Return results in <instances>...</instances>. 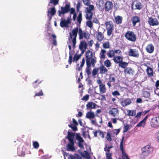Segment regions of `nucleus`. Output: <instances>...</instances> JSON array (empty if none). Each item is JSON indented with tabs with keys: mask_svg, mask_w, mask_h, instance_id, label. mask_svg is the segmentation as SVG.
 Wrapping results in <instances>:
<instances>
[{
	"mask_svg": "<svg viewBox=\"0 0 159 159\" xmlns=\"http://www.w3.org/2000/svg\"><path fill=\"white\" fill-rule=\"evenodd\" d=\"M93 57V54L92 52L89 50L87 51L86 53V60H94Z\"/></svg>",
	"mask_w": 159,
	"mask_h": 159,
	"instance_id": "393cba45",
	"label": "nucleus"
},
{
	"mask_svg": "<svg viewBox=\"0 0 159 159\" xmlns=\"http://www.w3.org/2000/svg\"><path fill=\"white\" fill-rule=\"evenodd\" d=\"M148 22L150 26H157L159 24V21L157 19L152 17H148Z\"/></svg>",
	"mask_w": 159,
	"mask_h": 159,
	"instance_id": "1a4fd4ad",
	"label": "nucleus"
},
{
	"mask_svg": "<svg viewBox=\"0 0 159 159\" xmlns=\"http://www.w3.org/2000/svg\"><path fill=\"white\" fill-rule=\"evenodd\" d=\"M106 51L104 49H101L100 53V58L102 59L105 58V53L106 52Z\"/></svg>",
	"mask_w": 159,
	"mask_h": 159,
	"instance_id": "c9c22d12",
	"label": "nucleus"
},
{
	"mask_svg": "<svg viewBox=\"0 0 159 159\" xmlns=\"http://www.w3.org/2000/svg\"><path fill=\"white\" fill-rule=\"evenodd\" d=\"M99 87L100 94H102L106 93V88L104 84L100 85H99Z\"/></svg>",
	"mask_w": 159,
	"mask_h": 159,
	"instance_id": "bb28decb",
	"label": "nucleus"
},
{
	"mask_svg": "<svg viewBox=\"0 0 159 159\" xmlns=\"http://www.w3.org/2000/svg\"><path fill=\"white\" fill-rule=\"evenodd\" d=\"M146 71L149 77H152L153 76V71L152 69L150 67H148Z\"/></svg>",
	"mask_w": 159,
	"mask_h": 159,
	"instance_id": "f704fd0d",
	"label": "nucleus"
},
{
	"mask_svg": "<svg viewBox=\"0 0 159 159\" xmlns=\"http://www.w3.org/2000/svg\"><path fill=\"white\" fill-rule=\"evenodd\" d=\"M101 100L102 101H106V98L104 95H101Z\"/></svg>",
	"mask_w": 159,
	"mask_h": 159,
	"instance_id": "338daca9",
	"label": "nucleus"
},
{
	"mask_svg": "<svg viewBox=\"0 0 159 159\" xmlns=\"http://www.w3.org/2000/svg\"><path fill=\"white\" fill-rule=\"evenodd\" d=\"M129 56L135 57H138L139 55L138 51L135 49H130L129 52Z\"/></svg>",
	"mask_w": 159,
	"mask_h": 159,
	"instance_id": "4468645a",
	"label": "nucleus"
},
{
	"mask_svg": "<svg viewBox=\"0 0 159 159\" xmlns=\"http://www.w3.org/2000/svg\"><path fill=\"white\" fill-rule=\"evenodd\" d=\"M145 124L144 123L142 120L139 122L136 125L137 127H141V126H144Z\"/></svg>",
	"mask_w": 159,
	"mask_h": 159,
	"instance_id": "6e6d98bb",
	"label": "nucleus"
},
{
	"mask_svg": "<svg viewBox=\"0 0 159 159\" xmlns=\"http://www.w3.org/2000/svg\"><path fill=\"white\" fill-rule=\"evenodd\" d=\"M106 159H112L111 157V153H106Z\"/></svg>",
	"mask_w": 159,
	"mask_h": 159,
	"instance_id": "bf43d9fd",
	"label": "nucleus"
},
{
	"mask_svg": "<svg viewBox=\"0 0 159 159\" xmlns=\"http://www.w3.org/2000/svg\"><path fill=\"white\" fill-rule=\"evenodd\" d=\"M87 43L85 42L82 41L80 43L79 45V49L82 51V53H84L85 51L87 48Z\"/></svg>",
	"mask_w": 159,
	"mask_h": 159,
	"instance_id": "f3484780",
	"label": "nucleus"
},
{
	"mask_svg": "<svg viewBox=\"0 0 159 159\" xmlns=\"http://www.w3.org/2000/svg\"><path fill=\"white\" fill-rule=\"evenodd\" d=\"M94 9V6L93 5H90L89 7L85 8V12L86 13L85 18L88 20H91L92 19L93 15V13L92 12Z\"/></svg>",
	"mask_w": 159,
	"mask_h": 159,
	"instance_id": "423d86ee",
	"label": "nucleus"
},
{
	"mask_svg": "<svg viewBox=\"0 0 159 159\" xmlns=\"http://www.w3.org/2000/svg\"><path fill=\"white\" fill-rule=\"evenodd\" d=\"M113 75V74H111L109 77L108 81L111 82H114L116 81V79L115 77L112 76Z\"/></svg>",
	"mask_w": 159,
	"mask_h": 159,
	"instance_id": "ea45409f",
	"label": "nucleus"
},
{
	"mask_svg": "<svg viewBox=\"0 0 159 159\" xmlns=\"http://www.w3.org/2000/svg\"><path fill=\"white\" fill-rule=\"evenodd\" d=\"M78 60H73V61L74 62L75 61V62L77 64L76 65L77 66L75 69L76 70L79 71L82 70V67L85 63V60H82V61L80 62V66H79V63H78Z\"/></svg>",
	"mask_w": 159,
	"mask_h": 159,
	"instance_id": "dca6fc26",
	"label": "nucleus"
},
{
	"mask_svg": "<svg viewBox=\"0 0 159 159\" xmlns=\"http://www.w3.org/2000/svg\"><path fill=\"white\" fill-rule=\"evenodd\" d=\"M78 28L77 27L75 29H73L72 31V33H69V40L70 41L72 39V37H73L72 43V47L74 49L75 48V46L76 43V38L77 35L78 31H79Z\"/></svg>",
	"mask_w": 159,
	"mask_h": 159,
	"instance_id": "20e7f679",
	"label": "nucleus"
},
{
	"mask_svg": "<svg viewBox=\"0 0 159 159\" xmlns=\"http://www.w3.org/2000/svg\"><path fill=\"white\" fill-rule=\"evenodd\" d=\"M107 30V36H110L111 34H112L113 30V29H106Z\"/></svg>",
	"mask_w": 159,
	"mask_h": 159,
	"instance_id": "3c124183",
	"label": "nucleus"
},
{
	"mask_svg": "<svg viewBox=\"0 0 159 159\" xmlns=\"http://www.w3.org/2000/svg\"><path fill=\"white\" fill-rule=\"evenodd\" d=\"M99 107L96 103L93 102H88L86 105L87 109H92L95 108L96 106Z\"/></svg>",
	"mask_w": 159,
	"mask_h": 159,
	"instance_id": "a878e982",
	"label": "nucleus"
},
{
	"mask_svg": "<svg viewBox=\"0 0 159 159\" xmlns=\"http://www.w3.org/2000/svg\"><path fill=\"white\" fill-rule=\"evenodd\" d=\"M70 4H66L65 7H61V11L58 10V16H61V14L64 15L66 13H68L70 11Z\"/></svg>",
	"mask_w": 159,
	"mask_h": 159,
	"instance_id": "6e6552de",
	"label": "nucleus"
},
{
	"mask_svg": "<svg viewBox=\"0 0 159 159\" xmlns=\"http://www.w3.org/2000/svg\"><path fill=\"white\" fill-rule=\"evenodd\" d=\"M125 74L133 75L134 74V71L131 67H127L124 70Z\"/></svg>",
	"mask_w": 159,
	"mask_h": 159,
	"instance_id": "6ab92c4d",
	"label": "nucleus"
},
{
	"mask_svg": "<svg viewBox=\"0 0 159 159\" xmlns=\"http://www.w3.org/2000/svg\"><path fill=\"white\" fill-rule=\"evenodd\" d=\"M131 21L133 26H135L137 23L140 22V20L139 17L136 16H134L132 17Z\"/></svg>",
	"mask_w": 159,
	"mask_h": 159,
	"instance_id": "a211bd4d",
	"label": "nucleus"
},
{
	"mask_svg": "<svg viewBox=\"0 0 159 159\" xmlns=\"http://www.w3.org/2000/svg\"><path fill=\"white\" fill-rule=\"evenodd\" d=\"M56 10L54 7H53L51 9L50 11H48V16L50 19L52 18V16H54L56 13Z\"/></svg>",
	"mask_w": 159,
	"mask_h": 159,
	"instance_id": "412c9836",
	"label": "nucleus"
},
{
	"mask_svg": "<svg viewBox=\"0 0 159 159\" xmlns=\"http://www.w3.org/2000/svg\"><path fill=\"white\" fill-rule=\"evenodd\" d=\"M131 102V99L129 98H127L122 99L120 103L122 107H125L130 104Z\"/></svg>",
	"mask_w": 159,
	"mask_h": 159,
	"instance_id": "ddd939ff",
	"label": "nucleus"
},
{
	"mask_svg": "<svg viewBox=\"0 0 159 159\" xmlns=\"http://www.w3.org/2000/svg\"><path fill=\"white\" fill-rule=\"evenodd\" d=\"M43 93L42 91V90L41 89L39 92L38 93H37L35 94L34 95V97L35 96H43Z\"/></svg>",
	"mask_w": 159,
	"mask_h": 159,
	"instance_id": "603ef678",
	"label": "nucleus"
},
{
	"mask_svg": "<svg viewBox=\"0 0 159 159\" xmlns=\"http://www.w3.org/2000/svg\"><path fill=\"white\" fill-rule=\"evenodd\" d=\"M113 8V5L112 2L111 1L106 2L104 4V9L106 11L108 12L111 10Z\"/></svg>",
	"mask_w": 159,
	"mask_h": 159,
	"instance_id": "9b49d317",
	"label": "nucleus"
},
{
	"mask_svg": "<svg viewBox=\"0 0 159 159\" xmlns=\"http://www.w3.org/2000/svg\"><path fill=\"white\" fill-rule=\"evenodd\" d=\"M125 36L127 40L130 42H135L137 40L136 34L133 31H128L125 33Z\"/></svg>",
	"mask_w": 159,
	"mask_h": 159,
	"instance_id": "39448f33",
	"label": "nucleus"
},
{
	"mask_svg": "<svg viewBox=\"0 0 159 159\" xmlns=\"http://www.w3.org/2000/svg\"><path fill=\"white\" fill-rule=\"evenodd\" d=\"M81 2L79 1H78L77 2V4L76 6L77 10L78 11H79L81 7Z\"/></svg>",
	"mask_w": 159,
	"mask_h": 159,
	"instance_id": "052dcab7",
	"label": "nucleus"
},
{
	"mask_svg": "<svg viewBox=\"0 0 159 159\" xmlns=\"http://www.w3.org/2000/svg\"><path fill=\"white\" fill-rule=\"evenodd\" d=\"M52 37L53 38V44L55 45L56 46L57 45V41H56V35L53 34L52 35Z\"/></svg>",
	"mask_w": 159,
	"mask_h": 159,
	"instance_id": "79ce46f5",
	"label": "nucleus"
},
{
	"mask_svg": "<svg viewBox=\"0 0 159 159\" xmlns=\"http://www.w3.org/2000/svg\"><path fill=\"white\" fill-rule=\"evenodd\" d=\"M143 97L146 98H149L150 96V93L147 91H144L143 92Z\"/></svg>",
	"mask_w": 159,
	"mask_h": 159,
	"instance_id": "37998d69",
	"label": "nucleus"
},
{
	"mask_svg": "<svg viewBox=\"0 0 159 159\" xmlns=\"http://www.w3.org/2000/svg\"><path fill=\"white\" fill-rule=\"evenodd\" d=\"M115 23L117 25H120L122 24V22L123 17L120 16H117L114 17Z\"/></svg>",
	"mask_w": 159,
	"mask_h": 159,
	"instance_id": "5701e85b",
	"label": "nucleus"
},
{
	"mask_svg": "<svg viewBox=\"0 0 159 159\" xmlns=\"http://www.w3.org/2000/svg\"><path fill=\"white\" fill-rule=\"evenodd\" d=\"M86 117L89 119H92L95 117V115L92 111H90L87 113Z\"/></svg>",
	"mask_w": 159,
	"mask_h": 159,
	"instance_id": "cd10ccee",
	"label": "nucleus"
},
{
	"mask_svg": "<svg viewBox=\"0 0 159 159\" xmlns=\"http://www.w3.org/2000/svg\"><path fill=\"white\" fill-rule=\"evenodd\" d=\"M86 25L90 28L91 29L93 27V24L92 21L91 20H88L86 22Z\"/></svg>",
	"mask_w": 159,
	"mask_h": 159,
	"instance_id": "a19ab883",
	"label": "nucleus"
},
{
	"mask_svg": "<svg viewBox=\"0 0 159 159\" xmlns=\"http://www.w3.org/2000/svg\"><path fill=\"white\" fill-rule=\"evenodd\" d=\"M112 94L113 96H120V94L117 90H116L112 93Z\"/></svg>",
	"mask_w": 159,
	"mask_h": 159,
	"instance_id": "680f3d73",
	"label": "nucleus"
},
{
	"mask_svg": "<svg viewBox=\"0 0 159 159\" xmlns=\"http://www.w3.org/2000/svg\"><path fill=\"white\" fill-rule=\"evenodd\" d=\"M108 113L112 116L116 117L118 116L119 111L116 108H112L109 111Z\"/></svg>",
	"mask_w": 159,
	"mask_h": 159,
	"instance_id": "f8f14e48",
	"label": "nucleus"
},
{
	"mask_svg": "<svg viewBox=\"0 0 159 159\" xmlns=\"http://www.w3.org/2000/svg\"><path fill=\"white\" fill-rule=\"evenodd\" d=\"M123 141L124 137H123L120 143V150L122 152L125 151V149L123 146Z\"/></svg>",
	"mask_w": 159,
	"mask_h": 159,
	"instance_id": "4c0bfd02",
	"label": "nucleus"
},
{
	"mask_svg": "<svg viewBox=\"0 0 159 159\" xmlns=\"http://www.w3.org/2000/svg\"><path fill=\"white\" fill-rule=\"evenodd\" d=\"M82 156L84 157L88 158H89V153L86 151H84L83 153H81Z\"/></svg>",
	"mask_w": 159,
	"mask_h": 159,
	"instance_id": "58836bf2",
	"label": "nucleus"
},
{
	"mask_svg": "<svg viewBox=\"0 0 159 159\" xmlns=\"http://www.w3.org/2000/svg\"><path fill=\"white\" fill-rule=\"evenodd\" d=\"M96 62V60H86L87 67L86 72L88 76H89L91 74V66L94 67Z\"/></svg>",
	"mask_w": 159,
	"mask_h": 159,
	"instance_id": "0eeeda50",
	"label": "nucleus"
},
{
	"mask_svg": "<svg viewBox=\"0 0 159 159\" xmlns=\"http://www.w3.org/2000/svg\"><path fill=\"white\" fill-rule=\"evenodd\" d=\"M38 80H37L32 83L33 86L34 88H37L39 84L41 82V81L38 82Z\"/></svg>",
	"mask_w": 159,
	"mask_h": 159,
	"instance_id": "a18cd8bd",
	"label": "nucleus"
},
{
	"mask_svg": "<svg viewBox=\"0 0 159 159\" xmlns=\"http://www.w3.org/2000/svg\"><path fill=\"white\" fill-rule=\"evenodd\" d=\"M116 63H119V66L122 68L125 69L128 66V63L123 61V60H114Z\"/></svg>",
	"mask_w": 159,
	"mask_h": 159,
	"instance_id": "2eb2a0df",
	"label": "nucleus"
},
{
	"mask_svg": "<svg viewBox=\"0 0 159 159\" xmlns=\"http://www.w3.org/2000/svg\"><path fill=\"white\" fill-rule=\"evenodd\" d=\"M154 49V47L152 43L148 45L146 48V51L149 53H151L153 52Z\"/></svg>",
	"mask_w": 159,
	"mask_h": 159,
	"instance_id": "aec40b11",
	"label": "nucleus"
},
{
	"mask_svg": "<svg viewBox=\"0 0 159 159\" xmlns=\"http://www.w3.org/2000/svg\"><path fill=\"white\" fill-rule=\"evenodd\" d=\"M150 123L151 126L152 127L156 128L159 126L155 118L152 119Z\"/></svg>",
	"mask_w": 159,
	"mask_h": 159,
	"instance_id": "2f4dec72",
	"label": "nucleus"
},
{
	"mask_svg": "<svg viewBox=\"0 0 159 159\" xmlns=\"http://www.w3.org/2000/svg\"><path fill=\"white\" fill-rule=\"evenodd\" d=\"M106 139L107 140L111 142L112 141V138L111 134L109 132H108L107 133Z\"/></svg>",
	"mask_w": 159,
	"mask_h": 159,
	"instance_id": "c03bdc74",
	"label": "nucleus"
},
{
	"mask_svg": "<svg viewBox=\"0 0 159 159\" xmlns=\"http://www.w3.org/2000/svg\"><path fill=\"white\" fill-rule=\"evenodd\" d=\"M99 69L100 70V73L102 75L105 74L108 71L107 69L103 66H101Z\"/></svg>",
	"mask_w": 159,
	"mask_h": 159,
	"instance_id": "7c9ffc66",
	"label": "nucleus"
},
{
	"mask_svg": "<svg viewBox=\"0 0 159 159\" xmlns=\"http://www.w3.org/2000/svg\"><path fill=\"white\" fill-rule=\"evenodd\" d=\"M105 65L107 67H110L111 65V63L110 60H105L104 62Z\"/></svg>",
	"mask_w": 159,
	"mask_h": 159,
	"instance_id": "09e8293b",
	"label": "nucleus"
},
{
	"mask_svg": "<svg viewBox=\"0 0 159 159\" xmlns=\"http://www.w3.org/2000/svg\"><path fill=\"white\" fill-rule=\"evenodd\" d=\"M89 95L88 94H87L85 96H84L83 98H82V100H84L85 101H87L89 99Z\"/></svg>",
	"mask_w": 159,
	"mask_h": 159,
	"instance_id": "69168bd1",
	"label": "nucleus"
},
{
	"mask_svg": "<svg viewBox=\"0 0 159 159\" xmlns=\"http://www.w3.org/2000/svg\"><path fill=\"white\" fill-rule=\"evenodd\" d=\"M96 37L97 40L99 42H101L104 39V37L102 33L99 31L97 32L96 34Z\"/></svg>",
	"mask_w": 159,
	"mask_h": 159,
	"instance_id": "b1692460",
	"label": "nucleus"
},
{
	"mask_svg": "<svg viewBox=\"0 0 159 159\" xmlns=\"http://www.w3.org/2000/svg\"><path fill=\"white\" fill-rule=\"evenodd\" d=\"M153 150V148L150 145H148L144 146L141 149V157L142 159L145 158L152 152Z\"/></svg>",
	"mask_w": 159,
	"mask_h": 159,
	"instance_id": "7ed1b4c3",
	"label": "nucleus"
},
{
	"mask_svg": "<svg viewBox=\"0 0 159 159\" xmlns=\"http://www.w3.org/2000/svg\"><path fill=\"white\" fill-rule=\"evenodd\" d=\"M105 25L106 26V29H113V23L111 21H108L105 22Z\"/></svg>",
	"mask_w": 159,
	"mask_h": 159,
	"instance_id": "c85d7f7f",
	"label": "nucleus"
},
{
	"mask_svg": "<svg viewBox=\"0 0 159 159\" xmlns=\"http://www.w3.org/2000/svg\"><path fill=\"white\" fill-rule=\"evenodd\" d=\"M70 23L69 20L68 19L66 20H61L60 23V26L61 27H66L68 26V24Z\"/></svg>",
	"mask_w": 159,
	"mask_h": 159,
	"instance_id": "4be33fe9",
	"label": "nucleus"
},
{
	"mask_svg": "<svg viewBox=\"0 0 159 159\" xmlns=\"http://www.w3.org/2000/svg\"><path fill=\"white\" fill-rule=\"evenodd\" d=\"M122 53L120 49L116 50H110L107 52V55L109 58L113 57V60H120L123 58L120 56Z\"/></svg>",
	"mask_w": 159,
	"mask_h": 159,
	"instance_id": "f03ea898",
	"label": "nucleus"
},
{
	"mask_svg": "<svg viewBox=\"0 0 159 159\" xmlns=\"http://www.w3.org/2000/svg\"><path fill=\"white\" fill-rule=\"evenodd\" d=\"M103 47L104 49H108L110 48V44L109 41H106L103 43Z\"/></svg>",
	"mask_w": 159,
	"mask_h": 159,
	"instance_id": "e433bc0d",
	"label": "nucleus"
},
{
	"mask_svg": "<svg viewBox=\"0 0 159 159\" xmlns=\"http://www.w3.org/2000/svg\"><path fill=\"white\" fill-rule=\"evenodd\" d=\"M122 156L123 158V159H125L126 157L127 159V157H129L128 156L126 155L125 151L122 152Z\"/></svg>",
	"mask_w": 159,
	"mask_h": 159,
	"instance_id": "e2e57ef3",
	"label": "nucleus"
},
{
	"mask_svg": "<svg viewBox=\"0 0 159 159\" xmlns=\"http://www.w3.org/2000/svg\"><path fill=\"white\" fill-rule=\"evenodd\" d=\"M98 132L99 133V135L102 138H104V134H106L105 132H102L100 130H99Z\"/></svg>",
	"mask_w": 159,
	"mask_h": 159,
	"instance_id": "0e129e2a",
	"label": "nucleus"
},
{
	"mask_svg": "<svg viewBox=\"0 0 159 159\" xmlns=\"http://www.w3.org/2000/svg\"><path fill=\"white\" fill-rule=\"evenodd\" d=\"M59 0H50L49 3H53L54 5L58 4Z\"/></svg>",
	"mask_w": 159,
	"mask_h": 159,
	"instance_id": "864d4df0",
	"label": "nucleus"
},
{
	"mask_svg": "<svg viewBox=\"0 0 159 159\" xmlns=\"http://www.w3.org/2000/svg\"><path fill=\"white\" fill-rule=\"evenodd\" d=\"M90 0H83V2L84 5L87 6H89L90 5L89 4L90 3Z\"/></svg>",
	"mask_w": 159,
	"mask_h": 159,
	"instance_id": "5fc2aeb1",
	"label": "nucleus"
},
{
	"mask_svg": "<svg viewBox=\"0 0 159 159\" xmlns=\"http://www.w3.org/2000/svg\"><path fill=\"white\" fill-rule=\"evenodd\" d=\"M103 1L102 0H99L97 4L98 9L99 10H102L103 6Z\"/></svg>",
	"mask_w": 159,
	"mask_h": 159,
	"instance_id": "c756f323",
	"label": "nucleus"
},
{
	"mask_svg": "<svg viewBox=\"0 0 159 159\" xmlns=\"http://www.w3.org/2000/svg\"><path fill=\"white\" fill-rule=\"evenodd\" d=\"M142 115V111H139V112L137 113V115L135 116V117L138 118L140 117Z\"/></svg>",
	"mask_w": 159,
	"mask_h": 159,
	"instance_id": "774afa93",
	"label": "nucleus"
},
{
	"mask_svg": "<svg viewBox=\"0 0 159 159\" xmlns=\"http://www.w3.org/2000/svg\"><path fill=\"white\" fill-rule=\"evenodd\" d=\"M129 128V126L128 124L126 125L124 128L123 132L125 133L127 132Z\"/></svg>",
	"mask_w": 159,
	"mask_h": 159,
	"instance_id": "4d7b16f0",
	"label": "nucleus"
},
{
	"mask_svg": "<svg viewBox=\"0 0 159 159\" xmlns=\"http://www.w3.org/2000/svg\"><path fill=\"white\" fill-rule=\"evenodd\" d=\"M75 134V139L78 141V145L81 149H84L83 143L84 141L82 138L81 136L80 133H76L71 132L69 131L67 132V135L66 137L68 140V143L66 147V150L68 151H73L75 150V141L74 138Z\"/></svg>",
	"mask_w": 159,
	"mask_h": 159,
	"instance_id": "f257e3e1",
	"label": "nucleus"
},
{
	"mask_svg": "<svg viewBox=\"0 0 159 159\" xmlns=\"http://www.w3.org/2000/svg\"><path fill=\"white\" fill-rule=\"evenodd\" d=\"M135 8H134V9H138L141 10L142 7V4L141 3L138 1L136 2V3L135 5Z\"/></svg>",
	"mask_w": 159,
	"mask_h": 159,
	"instance_id": "72a5a7b5",
	"label": "nucleus"
},
{
	"mask_svg": "<svg viewBox=\"0 0 159 159\" xmlns=\"http://www.w3.org/2000/svg\"><path fill=\"white\" fill-rule=\"evenodd\" d=\"M82 20V14L80 13L77 17V20L79 24H80Z\"/></svg>",
	"mask_w": 159,
	"mask_h": 159,
	"instance_id": "49530a36",
	"label": "nucleus"
},
{
	"mask_svg": "<svg viewBox=\"0 0 159 159\" xmlns=\"http://www.w3.org/2000/svg\"><path fill=\"white\" fill-rule=\"evenodd\" d=\"M136 110H128L127 111V115L128 116H134L136 115Z\"/></svg>",
	"mask_w": 159,
	"mask_h": 159,
	"instance_id": "473e14b6",
	"label": "nucleus"
},
{
	"mask_svg": "<svg viewBox=\"0 0 159 159\" xmlns=\"http://www.w3.org/2000/svg\"><path fill=\"white\" fill-rule=\"evenodd\" d=\"M98 68H94L92 72V75L93 76H95L97 74L98 71Z\"/></svg>",
	"mask_w": 159,
	"mask_h": 159,
	"instance_id": "8fccbe9b",
	"label": "nucleus"
},
{
	"mask_svg": "<svg viewBox=\"0 0 159 159\" xmlns=\"http://www.w3.org/2000/svg\"><path fill=\"white\" fill-rule=\"evenodd\" d=\"M33 146L34 148L38 149L39 147V144L37 141H33Z\"/></svg>",
	"mask_w": 159,
	"mask_h": 159,
	"instance_id": "de8ad7c7",
	"label": "nucleus"
},
{
	"mask_svg": "<svg viewBox=\"0 0 159 159\" xmlns=\"http://www.w3.org/2000/svg\"><path fill=\"white\" fill-rule=\"evenodd\" d=\"M81 56V54L78 55L77 54H75L73 58V60H79Z\"/></svg>",
	"mask_w": 159,
	"mask_h": 159,
	"instance_id": "13d9d810",
	"label": "nucleus"
},
{
	"mask_svg": "<svg viewBox=\"0 0 159 159\" xmlns=\"http://www.w3.org/2000/svg\"><path fill=\"white\" fill-rule=\"evenodd\" d=\"M78 34L79 36V39H82L83 38L85 39H88L89 36V35L88 33L83 31L81 28L79 29Z\"/></svg>",
	"mask_w": 159,
	"mask_h": 159,
	"instance_id": "9d476101",
	"label": "nucleus"
}]
</instances>
